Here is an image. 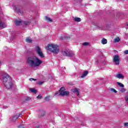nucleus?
Returning <instances> with one entry per match:
<instances>
[{
  "label": "nucleus",
  "mask_w": 128,
  "mask_h": 128,
  "mask_svg": "<svg viewBox=\"0 0 128 128\" xmlns=\"http://www.w3.org/2000/svg\"><path fill=\"white\" fill-rule=\"evenodd\" d=\"M27 62L31 68H36L40 66L42 64V61L36 56H30L28 58Z\"/></svg>",
  "instance_id": "f257e3e1"
},
{
  "label": "nucleus",
  "mask_w": 128,
  "mask_h": 128,
  "mask_svg": "<svg viewBox=\"0 0 128 128\" xmlns=\"http://www.w3.org/2000/svg\"><path fill=\"white\" fill-rule=\"evenodd\" d=\"M46 50H50V52H51L56 54H58L60 52V48H58V46L54 44H48L46 47Z\"/></svg>",
  "instance_id": "f03ea898"
},
{
  "label": "nucleus",
  "mask_w": 128,
  "mask_h": 128,
  "mask_svg": "<svg viewBox=\"0 0 128 128\" xmlns=\"http://www.w3.org/2000/svg\"><path fill=\"white\" fill-rule=\"evenodd\" d=\"M59 92V96H70V92L66 90V88L64 86L60 88Z\"/></svg>",
  "instance_id": "7ed1b4c3"
},
{
  "label": "nucleus",
  "mask_w": 128,
  "mask_h": 128,
  "mask_svg": "<svg viewBox=\"0 0 128 128\" xmlns=\"http://www.w3.org/2000/svg\"><path fill=\"white\" fill-rule=\"evenodd\" d=\"M10 77L6 73L3 72L1 75V79L3 80L4 84L10 81Z\"/></svg>",
  "instance_id": "20e7f679"
},
{
  "label": "nucleus",
  "mask_w": 128,
  "mask_h": 128,
  "mask_svg": "<svg viewBox=\"0 0 128 128\" xmlns=\"http://www.w3.org/2000/svg\"><path fill=\"white\" fill-rule=\"evenodd\" d=\"M62 54L63 56H69L70 58H72L74 56V52L70 51V50H66L62 52Z\"/></svg>",
  "instance_id": "39448f33"
},
{
  "label": "nucleus",
  "mask_w": 128,
  "mask_h": 128,
  "mask_svg": "<svg viewBox=\"0 0 128 128\" xmlns=\"http://www.w3.org/2000/svg\"><path fill=\"white\" fill-rule=\"evenodd\" d=\"M113 62L115 63L116 66H120V56L118 54L114 55L113 58Z\"/></svg>",
  "instance_id": "423d86ee"
},
{
  "label": "nucleus",
  "mask_w": 128,
  "mask_h": 128,
  "mask_svg": "<svg viewBox=\"0 0 128 128\" xmlns=\"http://www.w3.org/2000/svg\"><path fill=\"white\" fill-rule=\"evenodd\" d=\"M4 86L6 88H12V79L9 78V81L4 83Z\"/></svg>",
  "instance_id": "0eeeda50"
},
{
  "label": "nucleus",
  "mask_w": 128,
  "mask_h": 128,
  "mask_svg": "<svg viewBox=\"0 0 128 128\" xmlns=\"http://www.w3.org/2000/svg\"><path fill=\"white\" fill-rule=\"evenodd\" d=\"M36 54L40 56V58H44V54L42 53V49L40 48L39 46H37V48L36 50Z\"/></svg>",
  "instance_id": "6e6552de"
},
{
  "label": "nucleus",
  "mask_w": 128,
  "mask_h": 128,
  "mask_svg": "<svg viewBox=\"0 0 128 128\" xmlns=\"http://www.w3.org/2000/svg\"><path fill=\"white\" fill-rule=\"evenodd\" d=\"M16 11L18 14H24V8L22 6H18L16 8Z\"/></svg>",
  "instance_id": "1a4fd4ad"
},
{
  "label": "nucleus",
  "mask_w": 128,
  "mask_h": 128,
  "mask_svg": "<svg viewBox=\"0 0 128 128\" xmlns=\"http://www.w3.org/2000/svg\"><path fill=\"white\" fill-rule=\"evenodd\" d=\"M22 116V113H18L14 116L12 118H11V122H16L17 120L18 119V118Z\"/></svg>",
  "instance_id": "9d476101"
},
{
  "label": "nucleus",
  "mask_w": 128,
  "mask_h": 128,
  "mask_svg": "<svg viewBox=\"0 0 128 128\" xmlns=\"http://www.w3.org/2000/svg\"><path fill=\"white\" fill-rule=\"evenodd\" d=\"M45 115H46V111L44 110H40L39 112L38 118H44V116Z\"/></svg>",
  "instance_id": "9b49d317"
},
{
  "label": "nucleus",
  "mask_w": 128,
  "mask_h": 128,
  "mask_svg": "<svg viewBox=\"0 0 128 128\" xmlns=\"http://www.w3.org/2000/svg\"><path fill=\"white\" fill-rule=\"evenodd\" d=\"M71 92L77 95L78 96H80V91L78 90V88H72L71 90Z\"/></svg>",
  "instance_id": "f8f14e48"
},
{
  "label": "nucleus",
  "mask_w": 128,
  "mask_h": 128,
  "mask_svg": "<svg viewBox=\"0 0 128 128\" xmlns=\"http://www.w3.org/2000/svg\"><path fill=\"white\" fill-rule=\"evenodd\" d=\"M115 78H122L124 80V76L121 74H118L115 76Z\"/></svg>",
  "instance_id": "ddd939ff"
},
{
  "label": "nucleus",
  "mask_w": 128,
  "mask_h": 128,
  "mask_svg": "<svg viewBox=\"0 0 128 128\" xmlns=\"http://www.w3.org/2000/svg\"><path fill=\"white\" fill-rule=\"evenodd\" d=\"M88 74V71L86 70L84 72V73L81 76V78H84V76H86Z\"/></svg>",
  "instance_id": "4468645a"
},
{
  "label": "nucleus",
  "mask_w": 128,
  "mask_h": 128,
  "mask_svg": "<svg viewBox=\"0 0 128 128\" xmlns=\"http://www.w3.org/2000/svg\"><path fill=\"white\" fill-rule=\"evenodd\" d=\"M26 42H28L29 44H32V39H30V37H28L26 38Z\"/></svg>",
  "instance_id": "2eb2a0df"
},
{
  "label": "nucleus",
  "mask_w": 128,
  "mask_h": 128,
  "mask_svg": "<svg viewBox=\"0 0 128 128\" xmlns=\"http://www.w3.org/2000/svg\"><path fill=\"white\" fill-rule=\"evenodd\" d=\"M15 24H16V26H20V24H22V21L16 20H15Z\"/></svg>",
  "instance_id": "dca6fc26"
},
{
  "label": "nucleus",
  "mask_w": 128,
  "mask_h": 128,
  "mask_svg": "<svg viewBox=\"0 0 128 128\" xmlns=\"http://www.w3.org/2000/svg\"><path fill=\"white\" fill-rule=\"evenodd\" d=\"M102 44H108V40H106V39L103 38L102 40V42H101Z\"/></svg>",
  "instance_id": "f3484780"
},
{
  "label": "nucleus",
  "mask_w": 128,
  "mask_h": 128,
  "mask_svg": "<svg viewBox=\"0 0 128 128\" xmlns=\"http://www.w3.org/2000/svg\"><path fill=\"white\" fill-rule=\"evenodd\" d=\"M30 91L33 94H36L38 92V90L34 88H30Z\"/></svg>",
  "instance_id": "a211bd4d"
},
{
  "label": "nucleus",
  "mask_w": 128,
  "mask_h": 128,
  "mask_svg": "<svg viewBox=\"0 0 128 128\" xmlns=\"http://www.w3.org/2000/svg\"><path fill=\"white\" fill-rule=\"evenodd\" d=\"M68 38H70V37L67 36H60V40H66Z\"/></svg>",
  "instance_id": "6ab92c4d"
},
{
  "label": "nucleus",
  "mask_w": 128,
  "mask_h": 128,
  "mask_svg": "<svg viewBox=\"0 0 128 128\" xmlns=\"http://www.w3.org/2000/svg\"><path fill=\"white\" fill-rule=\"evenodd\" d=\"M74 22H82V19L80 18H76V17L74 18Z\"/></svg>",
  "instance_id": "aec40b11"
},
{
  "label": "nucleus",
  "mask_w": 128,
  "mask_h": 128,
  "mask_svg": "<svg viewBox=\"0 0 128 128\" xmlns=\"http://www.w3.org/2000/svg\"><path fill=\"white\" fill-rule=\"evenodd\" d=\"M120 38L118 37L116 38H114L113 40L114 42H120Z\"/></svg>",
  "instance_id": "412c9836"
},
{
  "label": "nucleus",
  "mask_w": 128,
  "mask_h": 128,
  "mask_svg": "<svg viewBox=\"0 0 128 128\" xmlns=\"http://www.w3.org/2000/svg\"><path fill=\"white\" fill-rule=\"evenodd\" d=\"M44 100L46 101V102H49V100H50V96H46L44 98Z\"/></svg>",
  "instance_id": "4be33fe9"
},
{
  "label": "nucleus",
  "mask_w": 128,
  "mask_h": 128,
  "mask_svg": "<svg viewBox=\"0 0 128 128\" xmlns=\"http://www.w3.org/2000/svg\"><path fill=\"white\" fill-rule=\"evenodd\" d=\"M30 22H31L30 21H24V22H23V23L26 26H28V24H30Z\"/></svg>",
  "instance_id": "5701e85b"
},
{
  "label": "nucleus",
  "mask_w": 128,
  "mask_h": 128,
  "mask_svg": "<svg viewBox=\"0 0 128 128\" xmlns=\"http://www.w3.org/2000/svg\"><path fill=\"white\" fill-rule=\"evenodd\" d=\"M117 84H118V86H119L120 88H124V84L120 82H116Z\"/></svg>",
  "instance_id": "b1692460"
},
{
  "label": "nucleus",
  "mask_w": 128,
  "mask_h": 128,
  "mask_svg": "<svg viewBox=\"0 0 128 128\" xmlns=\"http://www.w3.org/2000/svg\"><path fill=\"white\" fill-rule=\"evenodd\" d=\"M45 18H46V20L47 21V22H52V20L50 18H48V16H46V17H45Z\"/></svg>",
  "instance_id": "393cba45"
},
{
  "label": "nucleus",
  "mask_w": 128,
  "mask_h": 128,
  "mask_svg": "<svg viewBox=\"0 0 128 128\" xmlns=\"http://www.w3.org/2000/svg\"><path fill=\"white\" fill-rule=\"evenodd\" d=\"M6 26V24L4 22H1L0 28H4Z\"/></svg>",
  "instance_id": "a878e982"
},
{
  "label": "nucleus",
  "mask_w": 128,
  "mask_h": 128,
  "mask_svg": "<svg viewBox=\"0 0 128 128\" xmlns=\"http://www.w3.org/2000/svg\"><path fill=\"white\" fill-rule=\"evenodd\" d=\"M90 45V43L88 42H84L82 43V46H88Z\"/></svg>",
  "instance_id": "bb28decb"
},
{
  "label": "nucleus",
  "mask_w": 128,
  "mask_h": 128,
  "mask_svg": "<svg viewBox=\"0 0 128 128\" xmlns=\"http://www.w3.org/2000/svg\"><path fill=\"white\" fill-rule=\"evenodd\" d=\"M110 90L111 91V92H114V94H116V92H118V91L117 90H116L114 88H111L110 89Z\"/></svg>",
  "instance_id": "cd10ccee"
},
{
  "label": "nucleus",
  "mask_w": 128,
  "mask_h": 128,
  "mask_svg": "<svg viewBox=\"0 0 128 128\" xmlns=\"http://www.w3.org/2000/svg\"><path fill=\"white\" fill-rule=\"evenodd\" d=\"M44 84V81H39L38 83L39 86H42V84Z\"/></svg>",
  "instance_id": "c85d7f7f"
},
{
  "label": "nucleus",
  "mask_w": 128,
  "mask_h": 128,
  "mask_svg": "<svg viewBox=\"0 0 128 128\" xmlns=\"http://www.w3.org/2000/svg\"><path fill=\"white\" fill-rule=\"evenodd\" d=\"M120 16H122V13H120V12H118L116 14L117 18H120Z\"/></svg>",
  "instance_id": "c756f323"
},
{
  "label": "nucleus",
  "mask_w": 128,
  "mask_h": 128,
  "mask_svg": "<svg viewBox=\"0 0 128 128\" xmlns=\"http://www.w3.org/2000/svg\"><path fill=\"white\" fill-rule=\"evenodd\" d=\"M120 92H126V89L122 88L120 89Z\"/></svg>",
  "instance_id": "7c9ffc66"
},
{
  "label": "nucleus",
  "mask_w": 128,
  "mask_h": 128,
  "mask_svg": "<svg viewBox=\"0 0 128 128\" xmlns=\"http://www.w3.org/2000/svg\"><path fill=\"white\" fill-rule=\"evenodd\" d=\"M42 98V94H40L38 96L37 98L40 99Z\"/></svg>",
  "instance_id": "2f4dec72"
},
{
  "label": "nucleus",
  "mask_w": 128,
  "mask_h": 128,
  "mask_svg": "<svg viewBox=\"0 0 128 128\" xmlns=\"http://www.w3.org/2000/svg\"><path fill=\"white\" fill-rule=\"evenodd\" d=\"M30 82H32V80H36V79L34 78H30Z\"/></svg>",
  "instance_id": "473e14b6"
},
{
  "label": "nucleus",
  "mask_w": 128,
  "mask_h": 128,
  "mask_svg": "<svg viewBox=\"0 0 128 128\" xmlns=\"http://www.w3.org/2000/svg\"><path fill=\"white\" fill-rule=\"evenodd\" d=\"M30 100V97H28L27 98H26L25 99V100H26V102H28V100Z\"/></svg>",
  "instance_id": "72a5a7b5"
},
{
  "label": "nucleus",
  "mask_w": 128,
  "mask_h": 128,
  "mask_svg": "<svg viewBox=\"0 0 128 128\" xmlns=\"http://www.w3.org/2000/svg\"><path fill=\"white\" fill-rule=\"evenodd\" d=\"M36 128H42V125L36 126Z\"/></svg>",
  "instance_id": "f704fd0d"
},
{
  "label": "nucleus",
  "mask_w": 128,
  "mask_h": 128,
  "mask_svg": "<svg viewBox=\"0 0 128 128\" xmlns=\"http://www.w3.org/2000/svg\"><path fill=\"white\" fill-rule=\"evenodd\" d=\"M125 54H128V50H126L124 52Z\"/></svg>",
  "instance_id": "c9c22d12"
},
{
  "label": "nucleus",
  "mask_w": 128,
  "mask_h": 128,
  "mask_svg": "<svg viewBox=\"0 0 128 128\" xmlns=\"http://www.w3.org/2000/svg\"><path fill=\"white\" fill-rule=\"evenodd\" d=\"M124 126H128V122H126L124 124Z\"/></svg>",
  "instance_id": "e433bc0d"
},
{
  "label": "nucleus",
  "mask_w": 128,
  "mask_h": 128,
  "mask_svg": "<svg viewBox=\"0 0 128 128\" xmlns=\"http://www.w3.org/2000/svg\"><path fill=\"white\" fill-rule=\"evenodd\" d=\"M126 102H128V96H126Z\"/></svg>",
  "instance_id": "4c0bfd02"
},
{
  "label": "nucleus",
  "mask_w": 128,
  "mask_h": 128,
  "mask_svg": "<svg viewBox=\"0 0 128 128\" xmlns=\"http://www.w3.org/2000/svg\"><path fill=\"white\" fill-rule=\"evenodd\" d=\"M18 128H22V126L20 125V126H18Z\"/></svg>",
  "instance_id": "58836bf2"
},
{
  "label": "nucleus",
  "mask_w": 128,
  "mask_h": 128,
  "mask_svg": "<svg viewBox=\"0 0 128 128\" xmlns=\"http://www.w3.org/2000/svg\"><path fill=\"white\" fill-rule=\"evenodd\" d=\"M126 28H128V24H126Z\"/></svg>",
  "instance_id": "ea45409f"
},
{
  "label": "nucleus",
  "mask_w": 128,
  "mask_h": 128,
  "mask_svg": "<svg viewBox=\"0 0 128 128\" xmlns=\"http://www.w3.org/2000/svg\"><path fill=\"white\" fill-rule=\"evenodd\" d=\"M58 94V92H57L56 93H55V96H56V94Z\"/></svg>",
  "instance_id": "a19ab883"
},
{
  "label": "nucleus",
  "mask_w": 128,
  "mask_h": 128,
  "mask_svg": "<svg viewBox=\"0 0 128 128\" xmlns=\"http://www.w3.org/2000/svg\"><path fill=\"white\" fill-rule=\"evenodd\" d=\"M1 25H2V22H0V28Z\"/></svg>",
  "instance_id": "79ce46f5"
},
{
  "label": "nucleus",
  "mask_w": 128,
  "mask_h": 128,
  "mask_svg": "<svg viewBox=\"0 0 128 128\" xmlns=\"http://www.w3.org/2000/svg\"><path fill=\"white\" fill-rule=\"evenodd\" d=\"M98 62V60L96 61L97 62Z\"/></svg>",
  "instance_id": "37998d69"
}]
</instances>
